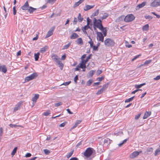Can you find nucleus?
<instances>
[{
	"label": "nucleus",
	"instance_id": "nucleus-1",
	"mask_svg": "<svg viewBox=\"0 0 160 160\" xmlns=\"http://www.w3.org/2000/svg\"><path fill=\"white\" fill-rule=\"evenodd\" d=\"M38 76L37 73L34 72L30 75L26 77L24 79V83L26 82L36 78Z\"/></svg>",
	"mask_w": 160,
	"mask_h": 160
},
{
	"label": "nucleus",
	"instance_id": "nucleus-2",
	"mask_svg": "<svg viewBox=\"0 0 160 160\" xmlns=\"http://www.w3.org/2000/svg\"><path fill=\"white\" fill-rule=\"evenodd\" d=\"M93 26L96 27L99 29H101V28H102L101 20L99 19L97 20L95 18H94L93 21Z\"/></svg>",
	"mask_w": 160,
	"mask_h": 160
},
{
	"label": "nucleus",
	"instance_id": "nucleus-3",
	"mask_svg": "<svg viewBox=\"0 0 160 160\" xmlns=\"http://www.w3.org/2000/svg\"><path fill=\"white\" fill-rule=\"evenodd\" d=\"M104 44L108 46H113L114 45L115 42L112 39L108 38L105 40Z\"/></svg>",
	"mask_w": 160,
	"mask_h": 160
},
{
	"label": "nucleus",
	"instance_id": "nucleus-4",
	"mask_svg": "<svg viewBox=\"0 0 160 160\" xmlns=\"http://www.w3.org/2000/svg\"><path fill=\"white\" fill-rule=\"evenodd\" d=\"M135 18V17L132 14H129L127 15L125 18L124 21L126 22H129L133 20Z\"/></svg>",
	"mask_w": 160,
	"mask_h": 160
},
{
	"label": "nucleus",
	"instance_id": "nucleus-5",
	"mask_svg": "<svg viewBox=\"0 0 160 160\" xmlns=\"http://www.w3.org/2000/svg\"><path fill=\"white\" fill-rule=\"evenodd\" d=\"M93 149L90 148H87L84 152V155L87 157H89L92 153Z\"/></svg>",
	"mask_w": 160,
	"mask_h": 160
},
{
	"label": "nucleus",
	"instance_id": "nucleus-6",
	"mask_svg": "<svg viewBox=\"0 0 160 160\" xmlns=\"http://www.w3.org/2000/svg\"><path fill=\"white\" fill-rule=\"evenodd\" d=\"M151 7H156L160 6V0H154L151 4Z\"/></svg>",
	"mask_w": 160,
	"mask_h": 160
},
{
	"label": "nucleus",
	"instance_id": "nucleus-7",
	"mask_svg": "<svg viewBox=\"0 0 160 160\" xmlns=\"http://www.w3.org/2000/svg\"><path fill=\"white\" fill-rule=\"evenodd\" d=\"M97 39L103 42L104 41V36H103L102 33L101 32H97Z\"/></svg>",
	"mask_w": 160,
	"mask_h": 160
},
{
	"label": "nucleus",
	"instance_id": "nucleus-8",
	"mask_svg": "<svg viewBox=\"0 0 160 160\" xmlns=\"http://www.w3.org/2000/svg\"><path fill=\"white\" fill-rule=\"evenodd\" d=\"M51 57L52 59L56 62L60 60V58L58 56L54 53H52Z\"/></svg>",
	"mask_w": 160,
	"mask_h": 160
},
{
	"label": "nucleus",
	"instance_id": "nucleus-9",
	"mask_svg": "<svg viewBox=\"0 0 160 160\" xmlns=\"http://www.w3.org/2000/svg\"><path fill=\"white\" fill-rule=\"evenodd\" d=\"M142 152L141 151H140L139 152L138 151H134L133 152L131 155H130V157L131 158H133L137 156L139 153H141Z\"/></svg>",
	"mask_w": 160,
	"mask_h": 160
},
{
	"label": "nucleus",
	"instance_id": "nucleus-10",
	"mask_svg": "<svg viewBox=\"0 0 160 160\" xmlns=\"http://www.w3.org/2000/svg\"><path fill=\"white\" fill-rule=\"evenodd\" d=\"M23 101H20L18 103V104L16 105L15 107L14 108L13 110L14 112H16V111L18 110V109L20 108L21 105L23 103Z\"/></svg>",
	"mask_w": 160,
	"mask_h": 160
},
{
	"label": "nucleus",
	"instance_id": "nucleus-11",
	"mask_svg": "<svg viewBox=\"0 0 160 160\" xmlns=\"http://www.w3.org/2000/svg\"><path fill=\"white\" fill-rule=\"evenodd\" d=\"M7 71V68L5 65H2L0 63V72H2L4 73H6Z\"/></svg>",
	"mask_w": 160,
	"mask_h": 160
},
{
	"label": "nucleus",
	"instance_id": "nucleus-12",
	"mask_svg": "<svg viewBox=\"0 0 160 160\" xmlns=\"http://www.w3.org/2000/svg\"><path fill=\"white\" fill-rule=\"evenodd\" d=\"M29 7L28 2L27 1L21 7L22 9L24 10H28Z\"/></svg>",
	"mask_w": 160,
	"mask_h": 160
},
{
	"label": "nucleus",
	"instance_id": "nucleus-13",
	"mask_svg": "<svg viewBox=\"0 0 160 160\" xmlns=\"http://www.w3.org/2000/svg\"><path fill=\"white\" fill-rule=\"evenodd\" d=\"M146 2H143L141 4H139L138 5H137L136 8V10H139L140 8H141L144 6L146 4Z\"/></svg>",
	"mask_w": 160,
	"mask_h": 160
},
{
	"label": "nucleus",
	"instance_id": "nucleus-14",
	"mask_svg": "<svg viewBox=\"0 0 160 160\" xmlns=\"http://www.w3.org/2000/svg\"><path fill=\"white\" fill-rule=\"evenodd\" d=\"M86 63L83 62V61L82 60L81 62L80 63L79 65H78V67L82 69H85L86 68Z\"/></svg>",
	"mask_w": 160,
	"mask_h": 160
},
{
	"label": "nucleus",
	"instance_id": "nucleus-15",
	"mask_svg": "<svg viewBox=\"0 0 160 160\" xmlns=\"http://www.w3.org/2000/svg\"><path fill=\"white\" fill-rule=\"evenodd\" d=\"M37 10V8H33L31 6H29L28 8V12L32 14L33 12Z\"/></svg>",
	"mask_w": 160,
	"mask_h": 160
},
{
	"label": "nucleus",
	"instance_id": "nucleus-16",
	"mask_svg": "<svg viewBox=\"0 0 160 160\" xmlns=\"http://www.w3.org/2000/svg\"><path fill=\"white\" fill-rule=\"evenodd\" d=\"M94 6V5L91 6L89 5H87L84 8V10L85 11H87L93 8Z\"/></svg>",
	"mask_w": 160,
	"mask_h": 160
},
{
	"label": "nucleus",
	"instance_id": "nucleus-17",
	"mask_svg": "<svg viewBox=\"0 0 160 160\" xmlns=\"http://www.w3.org/2000/svg\"><path fill=\"white\" fill-rule=\"evenodd\" d=\"M79 37V35L76 33L74 32L72 33V35L70 36L71 39H75Z\"/></svg>",
	"mask_w": 160,
	"mask_h": 160
},
{
	"label": "nucleus",
	"instance_id": "nucleus-18",
	"mask_svg": "<svg viewBox=\"0 0 160 160\" xmlns=\"http://www.w3.org/2000/svg\"><path fill=\"white\" fill-rule=\"evenodd\" d=\"M76 43L78 45H82L83 44V42L82 38H78L76 41Z\"/></svg>",
	"mask_w": 160,
	"mask_h": 160
},
{
	"label": "nucleus",
	"instance_id": "nucleus-19",
	"mask_svg": "<svg viewBox=\"0 0 160 160\" xmlns=\"http://www.w3.org/2000/svg\"><path fill=\"white\" fill-rule=\"evenodd\" d=\"M58 65H59V67L61 70H62L64 66L63 64L61 62L60 60L56 62Z\"/></svg>",
	"mask_w": 160,
	"mask_h": 160
},
{
	"label": "nucleus",
	"instance_id": "nucleus-20",
	"mask_svg": "<svg viewBox=\"0 0 160 160\" xmlns=\"http://www.w3.org/2000/svg\"><path fill=\"white\" fill-rule=\"evenodd\" d=\"M151 112H146L145 113L143 117V119H145L147 118L151 114Z\"/></svg>",
	"mask_w": 160,
	"mask_h": 160
},
{
	"label": "nucleus",
	"instance_id": "nucleus-21",
	"mask_svg": "<svg viewBox=\"0 0 160 160\" xmlns=\"http://www.w3.org/2000/svg\"><path fill=\"white\" fill-rule=\"evenodd\" d=\"M54 29V28H53V29ZM53 30H50L48 31V32L47 33V34L46 35L45 38H47L49 37L50 36H51L52 34H53Z\"/></svg>",
	"mask_w": 160,
	"mask_h": 160
},
{
	"label": "nucleus",
	"instance_id": "nucleus-22",
	"mask_svg": "<svg viewBox=\"0 0 160 160\" xmlns=\"http://www.w3.org/2000/svg\"><path fill=\"white\" fill-rule=\"evenodd\" d=\"M48 46H46L41 49L40 52L42 53H43L46 52L47 50L48 49Z\"/></svg>",
	"mask_w": 160,
	"mask_h": 160
},
{
	"label": "nucleus",
	"instance_id": "nucleus-23",
	"mask_svg": "<svg viewBox=\"0 0 160 160\" xmlns=\"http://www.w3.org/2000/svg\"><path fill=\"white\" fill-rule=\"evenodd\" d=\"M39 97V95L38 94H35V96L32 98V101L34 103H36L37 100L38 99Z\"/></svg>",
	"mask_w": 160,
	"mask_h": 160
},
{
	"label": "nucleus",
	"instance_id": "nucleus-24",
	"mask_svg": "<svg viewBox=\"0 0 160 160\" xmlns=\"http://www.w3.org/2000/svg\"><path fill=\"white\" fill-rule=\"evenodd\" d=\"M93 32V29L90 30L87 32V36L89 39H91L90 35L92 34V33Z\"/></svg>",
	"mask_w": 160,
	"mask_h": 160
},
{
	"label": "nucleus",
	"instance_id": "nucleus-25",
	"mask_svg": "<svg viewBox=\"0 0 160 160\" xmlns=\"http://www.w3.org/2000/svg\"><path fill=\"white\" fill-rule=\"evenodd\" d=\"M112 141V140H111L108 138H107L104 140V143H106L108 144H109Z\"/></svg>",
	"mask_w": 160,
	"mask_h": 160
},
{
	"label": "nucleus",
	"instance_id": "nucleus-26",
	"mask_svg": "<svg viewBox=\"0 0 160 160\" xmlns=\"http://www.w3.org/2000/svg\"><path fill=\"white\" fill-rule=\"evenodd\" d=\"M83 20V18L82 17L81 14L79 13L78 17V21L79 22H81Z\"/></svg>",
	"mask_w": 160,
	"mask_h": 160
},
{
	"label": "nucleus",
	"instance_id": "nucleus-27",
	"mask_svg": "<svg viewBox=\"0 0 160 160\" xmlns=\"http://www.w3.org/2000/svg\"><path fill=\"white\" fill-rule=\"evenodd\" d=\"M125 16L124 15L118 18L116 20L117 22H120L121 21L123 20V19H124Z\"/></svg>",
	"mask_w": 160,
	"mask_h": 160
},
{
	"label": "nucleus",
	"instance_id": "nucleus-28",
	"mask_svg": "<svg viewBox=\"0 0 160 160\" xmlns=\"http://www.w3.org/2000/svg\"><path fill=\"white\" fill-rule=\"evenodd\" d=\"M81 122V121L78 120L76 122L74 125L73 126V127L72 128V129H73L75 128H76L78 125L80 124Z\"/></svg>",
	"mask_w": 160,
	"mask_h": 160
},
{
	"label": "nucleus",
	"instance_id": "nucleus-29",
	"mask_svg": "<svg viewBox=\"0 0 160 160\" xmlns=\"http://www.w3.org/2000/svg\"><path fill=\"white\" fill-rule=\"evenodd\" d=\"M149 28L148 25V24H146L143 27L142 29L143 31H148L149 29Z\"/></svg>",
	"mask_w": 160,
	"mask_h": 160
},
{
	"label": "nucleus",
	"instance_id": "nucleus-30",
	"mask_svg": "<svg viewBox=\"0 0 160 160\" xmlns=\"http://www.w3.org/2000/svg\"><path fill=\"white\" fill-rule=\"evenodd\" d=\"M92 56V54H90L87 58L85 60H82L83 62H84L87 63L89 60V59H90L91 58V57Z\"/></svg>",
	"mask_w": 160,
	"mask_h": 160
},
{
	"label": "nucleus",
	"instance_id": "nucleus-31",
	"mask_svg": "<svg viewBox=\"0 0 160 160\" xmlns=\"http://www.w3.org/2000/svg\"><path fill=\"white\" fill-rule=\"evenodd\" d=\"M152 62L151 60H146L145 61V62H144V64H142L141 65V66H143V65H147L150 63Z\"/></svg>",
	"mask_w": 160,
	"mask_h": 160
},
{
	"label": "nucleus",
	"instance_id": "nucleus-32",
	"mask_svg": "<svg viewBox=\"0 0 160 160\" xmlns=\"http://www.w3.org/2000/svg\"><path fill=\"white\" fill-rule=\"evenodd\" d=\"M160 154V148H158L156 150L154 153V155L157 156Z\"/></svg>",
	"mask_w": 160,
	"mask_h": 160
},
{
	"label": "nucleus",
	"instance_id": "nucleus-33",
	"mask_svg": "<svg viewBox=\"0 0 160 160\" xmlns=\"http://www.w3.org/2000/svg\"><path fill=\"white\" fill-rule=\"evenodd\" d=\"M17 149V147H16L14 148L11 153V155L12 156H13L15 154L16 152Z\"/></svg>",
	"mask_w": 160,
	"mask_h": 160
},
{
	"label": "nucleus",
	"instance_id": "nucleus-34",
	"mask_svg": "<svg viewBox=\"0 0 160 160\" xmlns=\"http://www.w3.org/2000/svg\"><path fill=\"white\" fill-rule=\"evenodd\" d=\"M145 84H146L145 83H142L139 85L136 84L135 85V87L136 88H141L142 87L143 85H145Z\"/></svg>",
	"mask_w": 160,
	"mask_h": 160
},
{
	"label": "nucleus",
	"instance_id": "nucleus-35",
	"mask_svg": "<svg viewBox=\"0 0 160 160\" xmlns=\"http://www.w3.org/2000/svg\"><path fill=\"white\" fill-rule=\"evenodd\" d=\"M57 0H45V2L47 3L53 4Z\"/></svg>",
	"mask_w": 160,
	"mask_h": 160
},
{
	"label": "nucleus",
	"instance_id": "nucleus-36",
	"mask_svg": "<svg viewBox=\"0 0 160 160\" xmlns=\"http://www.w3.org/2000/svg\"><path fill=\"white\" fill-rule=\"evenodd\" d=\"M74 152V150H72L71 151V152H70L67 155L66 157L67 158H70L72 154H73Z\"/></svg>",
	"mask_w": 160,
	"mask_h": 160
},
{
	"label": "nucleus",
	"instance_id": "nucleus-37",
	"mask_svg": "<svg viewBox=\"0 0 160 160\" xmlns=\"http://www.w3.org/2000/svg\"><path fill=\"white\" fill-rule=\"evenodd\" d=\"M40 53L39 52H38L37 53H35L34 54V57H35V61H37L38 60V59L39 58V55Z\"/></svg>",
	"mask_w": 160,
	"mask_h": 160
},
{
	"label": "nucleus",
	"instance_id": "nucleus-38",
	"mask_svg": "<svg viewBox=\"0 0 160 160\" xmlns=\"http://www.w3.org/2000/svg\"><path fill=\"white\" fill-rule=\"evenodd\" d=\"M108 16V14L107 13H105L102 17L101 18L102 20L106 19Z\"/></svg>",
	"mask_w": 160,
	"mask_h": 160
},
{
	"label": "nucleus",
	"instance_id": "nucleus-39",
	"mask_svg": "<svg viewBox=\"0 0 160 160\" xmlns=\"http://www.w3.org/2000/svg\"><path fill=\"white\" fill-rule=\"evenodd\" d=\"M108 86V84H105L102 86V88L101 89L103 92H104L107 88Z\"/></svg>",
	"mask_w": 160,
	"mask_h": 160
},
{
	"label": "nucleus",
	"instance_id": "nucleus-40",
	"mask_svg": "<svg viewBox=\"0 0 160 160\" xmlns=\"http://www.w3.org/2000/svg\"><path fill=\"white\" fill-rule=\"evenodd\" d=\"M95 72V70H92L88 72V74H89V76L90 77H92Z\"/></svg>",
	"mask_w": 160,
	"mask_h": 160
},
{
	"label": "nucleus",
	"instance_id": "nucleus-41",
	"mask_svg": "<svg viewBox=\"0 0 160 160\" xmlns=\"http://www.w3.org/2000/svg\"><path fill=\"white\" fill-rule=\"evenodd\" d=\"M99 12V9H97L96 11H95L92 14V16H97Z\"/></svg>",
	"mask_w": 160,
	"mask_h": 160
},
{
	"label": "nucleus",
	"instance_id": "nucleus-42",
	"mask_svg": "<svg viewBox=\"0 0 160 160\" xmlns=\"http://www.w3.org/2000/svg\"><path fill=\"white\" fill-rule=\"evenodd\" d=\"M93 82V80L92 79H89L86 83V85L87 86H90L91 84Z\"/></svg>",
	"mask_w": 160,
	"mask_h": 160
},
{
	"label": "nucleus",
	"instance_id": "nucleus-43",
	"mask_svg": "<svg viewBox=\"0 0 160 160\" xmlns=\"http://www.w3.org/2000/svg\"><path fill=\"white\" fill-rule=\"evenodd\" d=\"M71 43L69 42L68 44L65 45L64 46L63 48H62V49H68L69 47L71 45Z\"/></svg>",
	"mask_w": 160,
	"mask_h": 160
},
{
	"label": "nucleus",
	"instance_id": "nucleus-44",
	"mask_svg": "<svg viewBox=\"0 0 160 160\" xmlns=\"http://www.w3.org/2000/svg\"><path fill=\"white\" fill-rule=\"evenodd\" d=\"M128 140V138L125 139L122 142V143H121L118 144V145L119 147H121L122 146V145L125 142H126Z\"/></svg>",
	"mask_w": 160,
	"mask_h": 160
},
{
	"label": "nucleus",
	"instance_id": "nucleus-45",
	"mask_svg": "<svg viewBox=\"0 0 160 160\" xmlns=\"http://www.w3.org/2000/svg\"><path fill=\"white\" fill-rule=\"evenodd\" d=\"M43 152L46 155H48L49 154L50 152V151L47 149H44L43 150Z\"/></svg>",
	"mask_w": 160,
	"mask_h": 160
},
{
	"label": "nucleus",
	"instance_id": "nucleus-46",
	"mask_svg": "<svg viewBox=\"0 0 160 160\" xmlns=\"http://www.w3.org/2000/svg\"><path fill=\"white\" fill-rule=\"evenodd\" d=\"M144 17L146 19L148 20H151L152 18V17L150 15H145Z\"/></svg>",
	"mask_w": 160,
	"mask_h": 160
},
{
	"label": "nucleus",
	"instance_id": "nucleus-47",
	"mask_svg": "<svg viewBox=\"0 0 160 160\" xmlns=\"http://www.w3.org/2000/svg\"><path fill=\"white\" fill-rule=\"evenodd\" d=\"M99 43L98 44L97 46L93 45V46L92 47L93 48V50L95 51L97 50H98V48L99 45Z\"/></svg>",
	"mask_w": 160,
	"mask_h": 160
},
{
	"label": "nucleus",
	"instance_id": "nucleus-48",
	"mask_svg": "<svg viewBox=\"0 0 160 160\" xmlns=\"http://www.w3.org/2000/svg\"><path fill=\"white\" fill-rule=\"evenodd\" d=\"M9 126L11 128H16L17 127H20V125H18L15 124H10L9 125Z\"/></svg>",
	"mask_w": 160,
	"mask_h": 160
},
{
	"label": "nucleus",
	"instance_id": "nucleus-49",
	"mask_svg": "<svg viewBox=\"0 0 160 160\" xmlns=\"http://www.w3.org/2000/svg\"><path fill=\"white\" fill-rule=\"evenodd\" d=\"M50 114V111L49 110L47 112H44L43 113V115L45 116H48Z\"/></svg>",
	"mask_w": 160,
	"mask_h": 160
},
{
	"label": "nucleus",
	"instance_id": "nucleus-50",
	"mask_svg": "<svg viewBox=\"0 0 160 160\" xmlns=\"http://www.w3.org/2000/svg\"><path fill=\"white\" fill-rule=\"evenodd\" d=\"M153 148H148L147 149V151L148 152H149L150 153L153 152Z\"/></svg>",
	"mask_w": 160,
	"mask_h": 160
},
{
	"label": "nucleus",
	"instance_id": "nucleus-51",
	"mask_svg": "<svg viewBox=\"0 0 160 160\" xmlns=\"http://www.w3.org/2000/svg\"><path fill=\"white\" fill-rule=\"evenodd\" d=\"M71 83V81H68V82H65L63 83V84H61V85H65V86H68L69 84H70Z\"/></svg>",
	"mask_w": 160,
	"mask_h": 160
},
{
	"label": "nucleus",
	"instance_id": "nucleus-52",
	"mask_svg": "<svg viewBox=\"0 0 160 160\" xmlns=\"http://www.w3.org/2000/svg\"><path fill=\"white\" fill-rule=\"evenodd\" d=\"M62 103L61 102H59L57 103H55L54 106L55 107H57L62 105Z\"/></svg>",
	"mask_w": 160,
	"mask_h": 160
},
{
	"label": "nucleus",
	"instance_id": "nucleus-53",
	"mask_svg": "<svg viewBox=\"0 0 160 160\" xmlns=\"http://www.w3.org/2000/svg\"><path fill=\"white\" fill-rule=\"evenodd\" d=\"M13 14L14 15H15L16 14L17 12V10L16 9V7L15 6L13 8Z\"/></svg>",
	"mask_w": 160,
	"mask_h": 160
},
{
	"label": "nucleus",
	"instance_id": "nucleus-54",
	"mask_svg": "<svg viewBox=\"0 0 160 160\" xmlns=\"http://www.w3.org/2000/svg\"><path fill=\"white\" fill-rule=\"evenodd\" d=\"M90 39V41L88 42V43L90 44V47H92L93 46V42L92 41V39L91 38Z\"/></svg>",
	"mask_w": 160,
	"mask_h": 160
},
{
	"label": "nucleus",
	"instance_id": "nucleus-55",
	"mask_svg": "<svg viewBox=\"0 0 160 160\" xmlns=\"http://www.w3.org/2000/svg\"><path fill=\"white\" fill-rule=\"evenodd\" d=\"M151 13L153 14L154 15L156 16L157 18H160V16L159 15H158L156 13L153 12H151Z\"/></svg>",
	"mask_w": 160,
	"mask_h": 160
},
{
	"label": "nucleus",
	"instance_id": "nucleus-56",
	"mask_svg": "<svg viewBox=\"0 0 160 160\" xmlns=\"http://www.w3.org/2000/svg\"><path fill=\"white\" fill-rule=\"evenodd\" d=\"M91 20L89 19L88 17L87 18V24L88 25H89L90 22H91Z\"/></svg>",
	"mask_w": 160,
	"mask_h": 160
},
{
	"label": "nucleus",
	"instance_id": "nucleus-57",
	"mask_svg": "<svg viewBox=\"0 0 160 160\" xmlns=\"http://www.w3.org/2000/svg\"><path fill=\"white\" fill-rule=\"evenodd\" d=\"M103 92L102 90L101 89L98 90V92H97L96 94L97 95H99L102 93Z\"/></svg>",
	"mask_w": 160,
	"mask_h": 160
},
{
	"label": "nucleus",
	"instance_id": "nucleus-58",
	"mask_svg": "<svg viewBox=\"0 0 160 160\" xmlns=\"http://www.w3.org/2000/svg\"><path fill=\"white\" fill-rule=\"evenodd\" d=\"M141 114L140 113V114H138V115H136L135 117V119H136V120L140 118Z\"/></svg>",
	"mask_w": 160,
	"mask_h": 160
},
{
	"label": "nucleus",
	"instance_id": "nucleus-59",
	"mask_svg": "<svg viewBox=\"0 0 160 160\" xmlns=\"http://www.w3.org/2000/svg\"><path fill=\"white\" fill-rule=\"evenodd\" d=\"M66 123V122H64L61 124L59 125V126L60 127H64Z\"/></svg>",
	"mask_w": 160,
	"mask_h": 160
},
{
	"label": "nucleus",
	"instance_id": "nucleus-60",
	"mask_svg": "<svg viewBox=\"0 0 160 160\" xmlns=\"http://www.w3.org/2000/svg\"><path fill=\"white\" fill-rule=\"evenodd\" d=\"M78 79V76L77 75L75 77L74 79V81L76 83H77V81Z\"/></svg>",
	"mask_w": 160,
	"mask_h": 160
},
{
	"label": "nucleus",
	"instance_id": "nucleus-61",
	"mask_svg": "<svg viewBox=\"0 0 160 160\" xmlns=\"http://www.w3.org/2000/svg\"><path fill=\"white\" fill-rule=\"evenodd\" d=\"M77 18H74V19L73 20V24L74 25H75L77 24Z\"/></svg>",
	"mask_w": 160,
	"mask_h": 160
},
{
	"label": "nucleus",
	"instance_id": "nucleus-62",
	"mask_svg": "<svg viewBox=\"0 0 160 160\" xmlns=\"http://www.w3.org/2000/svg\"><path fill=\"white\" fill-rule=\"evenodd\" d=\"M160 79V75L157 76L156 78H154L153 79L155 80H158Z\"/></svg>",
	"mask_w": 160,
	"mask_h": 160
},
{
	"label": "nucleus",
	"instance_id": "nucleus-63",
	"mask_svg": "<svg viewBox=\"0 0 160 160\" xmlns=\"http://www.w3.org/2000/svg\"><path fill=\"white\" fill-rule=\"evenodd\" d=\"M80 2H79L78 1L76 2L75 4L74 5V7H77L78 6L79 4H80Z\"/></svg>",
	"mask_w": 160,
	"mask_h": 160
},
{
	"label": "nucleus",
	"instance_id": "nucleus-64",
	"mask_svg": "<svg viewBox=\"0 0 160 160\" xmlns=\"http://www.w3.org/2000/svg\"><path fill=\"white\" fill-rule=\"evenodd\" d=\"M102 73V71L101 70H98L97 71V74L98 75L101 74Z\"/></svg>",
	"mask_w": 160,
	"mask_h": 160
}]
</instances>
